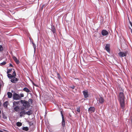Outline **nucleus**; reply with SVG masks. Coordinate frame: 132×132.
<instances>
[{"mask_svg": "<svg viewBox=\"0 0 132 132\" xmlns=\"http://www.w3.org/2000/svg\"><path fill=\"white\" fill-rule=\"evenodd\" d=\"M125 97L123 92H120L119 94V101L121 108L123 110L125 107Z\"/></svg>", "mask_w": 132, "mask_h": 132, "instance_id": "f257e3e1", "label": "nucleus"}, {"mask_svg": "<svg viewBox=\"0 0 132 132\" xmlns=\"http://www.w3.org/2000/svg\"><path fill=\"white\" fill-rule=\"evenodd\" d=\"M13 98L14 100H18L20 99V95L16 93H14L13 94Z\"/></svg>", "mask_w": 132, "mask_h": 132, "instance_id": "f03ea898", "label": "nucleus"}, {"mask_svg": "<svg viewBox=\"0 0 132 132\" xmlns=\"http://www.w3.org/2000/svg\"><path fill=\"white\" fill-rule=\"evenodd\" d=\"M61 114L62 118V124L63 127H64L65 126V122L64 120V117L63 114V113L61 111Z\"/></svg>", "mask_w": 132, "mask_h": 132, "instance_id": "7ed1b4c3", "label": "nucleus"}, {"mask_svg": "<svg viewBox=\"0 0 132 132\" xmlns=\"http://www.w3.org/2000/svg\"><path fill=\"white\" fill-rule=\"evenodd\" d=\"M110 45L109 44H106L105 47V49L109 53L110 52Z\"/></svg>", "mask_w": 132, "mask_h": 132, "instance_id": "20e7f679", "label": "nucleus"}, {"mask_svg": "<svg viewBox=\"0 0 132 132\" xmlns=\"http://www.w3.org/2000/svg\"><path fill=\"white\" fill-rule=\"evenodd\" d=\"M102 34L104 36H106L108 35V32L105 30H103L101 31Z\"/></svg>", "mask_w": 132, "mask_h": 132, "instance_id": "39448f33", "label": "nucleus"}, {"mask_svg": "<svg viewBox=\"0 0 132 132\" xmlns=\"http://www.w3.org/2000/svg\"><path fill=\"white\" fill-rule=\"evenodd\" d=\"M95 110V108L93 107H90L88 109V111L89 112H94Z\"/></svg>", "mask_w": 132, "mask_h": 132, "instance_id": "423d86ee", "label": "nucleus"}, {"mask_svg": "<svg viewBox=\"0 0 132 132\" xmlns=\"http://www.w3.org/2000/svg\"><path fill=\"white\" fill-rule=\"evenodd\" d=\"M126 54H127L126 52H120L118 54L119 55L120 57L126 56Z\"/></svg>", "mask_w": 132, "mask_h": 132, "instance_id": "0eeeda50", "label": "nucleus"}, {"mask_svg": "<svg viewBox=\"0 0 132 132\" xmlns=\"http://www.w3.org/2000/svg\"><path fill=\"white\" fill-rule=\"evenodd\" d=\"M13 77V79H11V81L12 82L15 83L17 82V81L19 80V79L15 77Z\"/></svg>", "mask_w": 132, "mask_h": 132, "instance_id": "6e6552de", "label": "nucleus"}, {"mask_svg": "<svg viewBox=\"0 0 132 132\" xmlns=\"http://www.w3.org/2000/svg\"><path fill=\"white\" fill-rule=\"evenodd\" d=\"M82 93H83L84 95V97L85 98H86L88 97V92L87 90L85 91L84 90L83 91Z\"/></svg>", "mask_w": 132, "mask_h": 132, "instance_id": "1a4fd4ad", "label": "nucleus"}, {"mask_svg": "<svg viewBox=\"0 0 132 132\" xmlns=\"http://www.w3.org/2000/svg\"><path fill=\"white\" fill-rule=\"evenodd\" d=\"M104 98L100 96L99 98L98 101L101 104H102L104 102Z\"/></svg>", "mask_w": 132, "mask_h": 132, "instance_id": "9d476101", "label": "nucleus"}, {"mask_svg": "<svg viewBox=\"0 0 132 132\" xmlns=\"http://www.w3.org/2000/svg\"><path fill=\"white\" fill-rule=\"evenodd\" d=\"M26 114V111L25 110H23L20 112L19 113V116L20 117H22L23 116Z\"/></svg>", "mask_w": 132, "mask_h": 132, "instance_id": "9b49d317", "label": "nucleus"}, {"mask_svg": "<svg viewBox=\"0 0 132 132\" xmlns=\"http://www.w3.org/2000/svg\"><path fill=\"white\" fill-rule=\"evenodd\" d=\"M30 105V104L29 102L26 101H24V104H23V106H24L25 108L28 107V106H29Z\"/></svg>", "mask_w": 132, "mask_h": 132, "instance_id": "f8f14e48", "label": "nucleus"}, {"mask_svg": "<svg viewBox=\"0 0 132 132\" xmlns=\"http://www.w3.org/2000/svg\"><path fill=\"white\" fill-rule=\"evenodd\" d=\"M51 30L54 34L56 33V29H55V27L54 26H52L51 27Z\"/></svg>", "mask_w": 132, "mask_h": 132, "instance_id": "ddd939ff", "label": "nucleus"}, {"mask_svg": "<svg viewBox=\"0 0 132 132\" xmlns=\"http://www.w3.org/2000/svg\"><path fill=\"white\" fill-rule=\"evenodd\" d=\"M13 58L17 64H18L19 63V61L14 56L13 57Z\"/></svg>", "mask_w": 132, "mask_h": 132, "instance_id": "4468645a", "label": "nucleus"}, {"mask_svg": "<svg viewBox=\"0 0 132 132\" xmlns=\"http://www.w3.org/2000/svg\"><path fill=\"white\" fill-rule=\"evenodd\" d=\"M14 109L15 111L18 112L19 111L20 108L18 106H16L14 108Z\"/></svg>", "mask_w": 132, "mask_h": 132, "instance_id": "2eb2a0df", "label": "nucleus"}, {"mask_svg": "<svg viewBox=\"0 0 132 132\" xmlns=\"http://www.w3.org/2000/svg\"><path fill=\"white\" fill-rule=\"evenodd\" d=\"M7 95H8V97L9 98H11L12 97V94L11 92H8L7 93Z\"/></svg>", "mask_w": 132, "mask_h": 132, "instance_id": "dca6fc26", "label": "nucleus"}, {"mask_svg": "<svg viewBox=\"0 0 132 132\" xmlns=\"http://www.w3.org/2000/svg\"><path fill=\"white\" fill-rule=\"evenodd\" d=\"M23 91L27 92V93H29L30 92V90L28 88L26 87L24 88H23Z\"/></svg>", "mask_w": 132, "mask_h": 132, "instance_id": "f3484780", "label": "nucleus"}, {"mask_svg": "<svg viewBox=\"0 0 132 132\" xmlns=\"http://www.w3.org/2000/svg\"><path fill=\"white\" fill-rule=\"evenodd\" d=\"M26 114H27L28 115H30V114H32V111L31 110H30L27 112H26Z\"/></svg>", "mask_w": 132, "mask_h": 132, "instance_id": "a211bd4d", "label": "nucleus"}, {"mask_svg": "<svg viewBox=\"0 0 132 132\" xmlns=\"http://www.w3.org/2000/svg\"><path fill=\"white\" fill-rule=\"evenodd\" d=\"M8 103V101H6L3 103V106L5 108H6L7 107Z\"/></svg>", "mask_w": 132, "mask_h": 132, "instance_id": "6ab92c4d", "label": "nucleus"}, {"mask_svg": "<svg viewBox=\"0 0 132 132\" xmlns=\"http://www.w3.org/2000/svg\"><path fill=\"white\" fill-rule=\"evenodd\" d=\"M7 77L9 78L10 79H11L13 77L12 75L9 73L7 74Z\"/></svg>", "mask_w": 132, "mask_h": 132, "instance_id": "aec40b11", "label": "nucleus"}, {"mask_svg": "<svg viewBox=\"0 0 132 132\" xmlns=\"http://www.w3.org/2000/svg\"><path fill=\"white\" fill-rule=\"evenodd\" d=\"M19 102V101L18 102H16V101H14L13 103V106H15L16 105H17L18 104Z\"/></svg>", "mask_w": 132, "mask_h": 132, "instance_id": "412c9836", "label": "nucleus"}, {"mask_svg": "<svg viewBox=\"0 0 132 132\" xmlns=\"http://www.w3.org/2000/svg\"><path fill=\"white\" fill-rule=\"evenodd\" d=\"M16 125L17 126L20 127L22 126V123L20 122H18L16 123Z\"/></svg>", "mask_w": 132, "mask_h": 132, "instance_id": "4be33fe9", "label": "nucleus"}, {"mask_svg": "<svg viewBox=\"0 0 132 132\" xmlns=\"http://www.w3.org/2000/svg\"><path fill=\"white\" fill-rule=\"evenodd\" d=\"M22 129L26 131H27L29 129L28 127H24Z\"/></svg>", "mask_w": 132, "mask_h": 132, "instance_id": "5701e85b", "label": "nucleus"}, {"mask_svg": "<svg viewBox=\"0 0 132 132\" xmlns=\"http://www.w3.org/2000/svg\"><path fill=\"white\" fill-rule=\"evenodd\" d=\"M32 43L33 45V47L34 48V51L35 52L36 51V45L34 43V42H32Z\"/></svg>", "mask_w": 132, "mask_h": 132, "instance_id": "b1692460", "label": "nucleus"}, {"mask_svg": "<svg viewBox=\"0 0 132 132\" xmlns=\"http://www.w3.org/2000/svg\"><path fill=\"white\" fill-rule=\"evenodd\" d=\"M80 107H78L76 108V110L78 112H80Z\"/></svg>", "mask_w": 132, "mask_h": 132, "instance_id": "393cba45", "label": "nucleus"}, {"mask_svg": "<svg viewBox=\"0 0 132 132\" xmlns=\"http://www.w3.org/2000/svg\"><path fill=\"white\" fill-rule=\"evenodd\" d=\"M13 77H15L16 76V73L14 71L13 72L12 75Z\"/></svg>", "mask_w": 132, "mask_h": 132, "instance_id": "a878e982", "label": "nucleus"}, {"mask_svg": "<svg viewBox=\"0 0 132 132\" xmlns=\"http://www.w3.org/2000/svg\"><path fill=\"white\" fill-rule=\"evenodd\" d=\"M12 70V69H8L7 70V74L9 73H10L11 71Z\"/></svg>", "mask_w": 132, "mask_h": 132, "instance_id": "bb28decb", "label": "nucleus"}, {"mask_svg": "<svg viewBox=\"0 0 132 132\" xmlns=\"http://www.w3.org/2000/svg\"><path fill=\"white\" fill-rule=\"evenodd\" d=\"M24 106L23 107H22L21 108H20V110L21 111H23L26 108Z\"/></svg>", "mask_w": 132, "mask_h": 132, "instance_id": "cd10ccee", "label": "nucleus"}, {"mask_svg": "<svg viewBox=\"0 0 132 132\" xmlns=\"http://www.w3.org/2000/svg\"><path fill=\"white\" fill-rule=\"evenodd\" d=\"M6 63V62H3L1 63V64L2 65H4Z\"/></svg>", "mask_w": 132, "mask_h": 132, "instance_id": "c85d7f7f", "label": "nucleus"}, {"mask_svg": "<svg viewBox=\"0 0 132 132\" xmlns=\"http://www.w3.org/2000/svg\"><path fill=\"white\" fill-rule=\"evenodd\" d=\"M20 98H21V97H24V94L23 93L20 94Z\"/></svg>", "mask_w": 132, "mask_h": 132, "instance_id": "c756f323", "label": "nucleus"}, {"mask_svg": "<svg viewBox=\"0 0 132 132\" xmlns=\"http://www.w3.org/2000/svg\"><path fill=\"white\" fill-rule=\"evenodd\" d=\"M28 101L29 102H30L31 104H32V100L31 99H29Z\"/></svg>", "mask_w": 132, "mask_h": 132, "instance_id": "7c9ffc66", "label": "nucleus"}, {"mask_svg": "<svg viewBox=\"0 0 132 132\" xmlns=\"http://www.w3.org/2000/svg\"><path fill=\"white\" fill-rule=\"evenodd\" d=\"M57 76H58V78L60 79V74L59 73H57Z\"/></svg>", "mask_w": 132, "mask_h": 132, "instance_id": "2f4dec72", "label": "nucleus"}, {"mask_svg": "<svg viewBox=\"0 0 132 132\" xmlns=\"http://www.w3.org/2000/svg\"><path fill=\"white\" fill-rule=\"evenodd\" d=\"M23 101L22 100H21V102L22 104H24V101Z\"/></svg>", "mask_w": 132, "mask_h": 132, "instance_id": "473e14b6", "label": "nucleus"}, {"mask_svg": "<svg viewBox=\"0 0 132 132\" xmlns=\"http://www.w3.org/2000/svg\"><path fill=\"white\" fill-rule=\"evenodd\" d=\"M75 87V86H72L70 87V88H71L72 89H74Z\"/></svg>", "mask_w": 132, "mask_h": 132, "instance_id": "72a5a7b5", "label": "nucleus"}, {"mask_svg": "<svg viewBox=\"0 0 132 132\" xmlns=\"http://www.w3.org/2000/svg\"><path fill=\"white\" fill-rule=\"evenodd\" d=\"M3 118H4V119H6L7 118V117H6V116H3Z\"/></svg>", "mask_w": 132, "mask_h": 132, "instance_id": "f704fd0d", "label": "nucleus"}, {"mask_svg": "<svg viewBox=\"0 0 132 132\" xmlns=\"http://www.w3.org/2000/svg\"><path fill=\"white\" fill-rule=\"evenodd\" d=\"M10 65V66H11V67H13V65H12V64H10V65Z\"/></svg>", "mask_w": 132, "mask_h": 132, "instance_id": "c9c22d12", "label": "nucleus"}, {"mask_svg": "<svg viewBox=\"0 0 132 132\" xmlns=\"http://www.w3.org/2000/svg\"><path fill=\"white\" fill-rule=\"evenodd\" d=\"M129 23H130V25H131V27H132V23L130 21Z\"/></svg>", "mask_w": 132, "mask_h": 132, "instance_id": "e433bc0d", "label": "nucleus"}, {"mask_svg": "<svg viewBox=\"0 0 132 132\" xmlns=\"http://www.w3.org/2000/svg\"><path fill=\"white\" fill-rule=\"evenodd\" d=\"M44 5H43L42 6V9H43V7H44Z\"/></svg>", "mask_w": 132, "mask_h": 132, "instance_id": "4c0bfd02", "label": "nucleus"}, {"mask_svg": "<svg viewBox=\"0 0 132 132\" xmlns=\"http://www.w3.org/2000/svg\"><path fill=\"white\" fill-rule=\"evenodd\" d=\"M1 101H0V106H1Z\"/></svg>", "mask_w": 132, "mask_h": 132, "instance_id": "58836bf2", "label": "nucleus"}, {"mask_svg": "<svg viewBox=\"0 0 132 132\" xmlns=\"http://www.w3.org/2000/svg\"><path fill=\"white\" fill-rule=\"evenodd\" d=\"M131 33L132 34V29H131Z\"/></svg>", "mask_w": 132, "mask_h": 132, "instance_id": "ea45409f", "label": "nucleus"}, {"mask_svg": "<svg viewBox=\"0 0 132 132\" xmlns=\"http://www.w3.org/2000/svg\"><path fill=\"white\" fill-rule=\"evenodd\" d=\"M34 85L35 86H36V84H34Z\"/></svg>", "mask_w": 132, "mask_h": 132, "instance_id": "a19ab883", "label": "nucleus"}, {"mask_svg": "<svg viewBox=\"0 0 132 132\" xmlns=\"http://www.w3.org/2000/svg\"><path fill=\"white\" fill-rule=\"evenodd\" d=\"M0 132H2V131H1V130H0Z\"/></svg>", "mask_w": 132, "mask_h": 132, "instance_id": "79ce46f5", "label": "nucleus"}, {"mask_svg": "<svg viewBox=\"0 0 132 132\" xmlns=\"http://www.w3.org/2000/svg\"><path fill=\"white\" fill-rule=\"evenodd\" d=\"M1 113V110H0V114Z\"/></svg>", "mask_w": 132, "mask_h": 132, "instance_id": "37998d69", "label": "nucleus"}]
</instances>
